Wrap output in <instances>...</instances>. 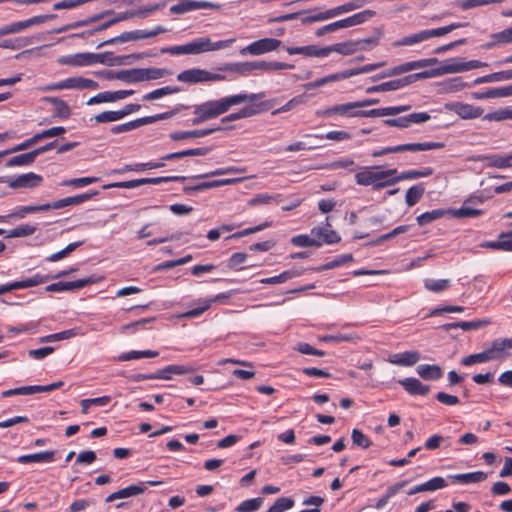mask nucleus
<instances>
[{
    "mask_svg": "<svg viewBox=\"0 0 512 512\" xmlns=\"http://www.w3.org/2000/svg\"><path fill=\"white\" fill-rule=\"evenodd\" d=\"M231 107L232 104L229 96L217 100L206 101L195 106L193 112L195 117L191 122L193 125L201 124L226 113Z\"/></svg>",
    "mask_w": 512,
    "mask_h": 512,
    "instance_id": "f257e3e1",
    "label": "nucleus"
},
{
    "mask_svg": "<svg viewBox=\"0 0 512 512\" xmlns=\"http://www.w3.org/2000/svg\"><path fill=\"white\" fill-rule=\"evenodd\" d=\"M468 23H451L447 26L434 28V29H428V30H422L418 33L405 36L397 41H395L392 45L393 47H400V46H412L417 43L423 42L427 39H430L432 37H440L443 35H446L450 33L451 31L465 27Z\"/></svg>",
    "mask_w": 512,
    "mask_h": 512,
    "instance_id": "f03ea898",
    "label": "nucleus"
},
{
    "mask_svg": "<svg viewBox=\"0 0 512 512\" xmlns=\"http://www.w3.org/2000/svg\"><path fill=\"white\" fill-rule=\"evenodd\" d=\"M376 12L374 10H363L361 12H358L356 14H353L352 16H349L347 18L335 21L333 23L327 24L325 26H322L318 28L315 31V35L317 37H322L327 33H332L334 31H337L339 29L349 28L353 26L360 25L371 18L375 16Z\"/></svg>",
    "mask_w": 512,
    "mask_h": 512,
    "instance_id": "7ed1b4c3",
    "label": "nucleus"
},
{
    "mask_svg": "<svg viewBox=\"0 0 512 512\" xmlns=\"http://www.w3.org/2000/svg\"><path fill=\"white\" fill-rule=\"evenodd\" d=\"M486 66H488L487 63L479 60H470L464 62L460 58H451L446 60L441 67L432 70L431 75L433 77L450 73H460Z\"/></svg>",
    "mask_w": 512,
    "mask_h": 512,
    "instance_id": "20e7f679",
    "label": "nucleus"
},
{
    "mask_svg": "<svg viewBox=\"0 0 512 512\" xmlns=\"http://www.w3.org/2000/svg\"><path fill=\"white\" fill-rule=\"evenodd\" d=\"M444 144L440 142H425V143H407L396 146L386 147L372 152L373 157H381L391 153H400L405 151L417 152L428 151L443 148Z\"/></svg>",
    "mask_w": 512,
    "mask_h": 512,
    "instance_id": "39448f33",
    "label": "nucleus"
},
{
    "mask_svg": "<svg viewBox=\"0 0 512 512\" xmlns=\"http://www.w3.org/2000/svg\"><path fill=\"white\" fill-rule=\"evenodd\" d=\"M177 110L163 112L160 114H156L153 116H146L142 118H138L136 120L129 121L127 123L115 125L111 128V132L113 134H121L124 132L132 131L134 129H137L143 125L151 124L154 122H157L159 120H165L171 118L173 115H175Z\"/></svg>",
    "mask_w": 512,
    "mask_h": 512,
    "instance_id": "423d86ee",
    "label": "nucleus"
},
{
    "mask_svg": "<svg viewBox=\"0 0 512 512\" xmlns=\"http://www.w3.org/2000/svg\"><path fill=\"white\" fill-rule=\"evenodd\" d=\"M234 39L220 40L212 42L209 37H200L189 42L190 54L196 55L209 51H216L224 48H228Z\"/></svg>",
    "mask_w": 512,
    "mask_h": 512,
    "instance_id": "0eeeda50",
    "label": "nucleus"
},
{
    "mask_svg": "<svg viewBox=\"0 0 512 512\" xmlns=\"http://www.w3.org/2000/svg\"><path fill=\"white\" fill-rule=\"evenodd\" d=\"M282 44L281 40L275 38H262L254 41L240 50L242 55L250 54L253 56L261 55L278 49Z\"/></svg>",
    "mask_w": 512,
    "mask_h": 512,
    "instance_id": "6e6552de",
    "label": "nucleus"
},
{
    "mask_svg": "<svg viewBox=\"0 0 512 512\" xmlns=\"http://www.w3.org/2000/svg\"><path fill=\"white\" fill-rule=\"evenodd\" d=\"M430 119L431 116L427 112H414L398 118L384 119L382 122L384 125L390 127L408 128L412 124H421L429 121Z\"/></svg>",
    "mask_w": 512,
    "mask_h": 512,
    "instance_id": "1a4fd4ad",
    "label": "nucleus"
},
{
    "mask_svg": "<svg viewBox=\"0 0 512 512\" xmlns=\"http://www.w3.org/2000/svg\"><path fill=\"white\" fill-rule=\"evenodd\" d=\"M439 61L437 58H429V59H420L415 61H410L403 63L401 65L395 66L394 68L385 71L381 74V78L391 77L395 75H399L402 73H406L415 69L425 68L429 66H433L437 64Z\"/></svg>",
    "mask_w": 512,
    "mask_h": 512,
    "instance_id": "9d476101",
    "label": "nucleus"
},
{
    "mask_svg": "<svg viewBox=\"0 0 512 512\" xmlns=\"http://www.w3.org/2000/svg\"><path fill=\"white\" fill-rule=\"evenodd\" d=\"M359 108L358 102H348L343 104L334 105L332 107L317 110L316 116L318 117H330L333 115H340L344 117H358Z\"/></svg>",
    "mask_w": 512,
    "mask_h": 512,
    "instance_id": "9b49d317",
    "label": "nucleus"
},
{
    "mask_svg": "<svg viewBox=\"0 0 512 512\" xmlns=\"http://www.w3.org/2000/svg\"><path fill=\"white\" fill-rule=\"evenodd\" d=\"M445 108L451 112H454L460 118L465 120L476 119L481 117L484 113V110L481 107L473 106L463 102L447 103Z\"/></svg>",
    "mask_w": 512,
    "mask_h": 512,
    "instance_id": "f8f14e48",
    "label": "nucleus"
},
{
    "mask_svg": "<svg viewBox=\"0 0 512 512\" xmlns=\"http://www.w3.org/2000/svg\"><path fill=\"white\" fill-rule=\"evenodd\" d=\"M429 77H432L431 72L429 71L418 72L399 79L383 82L380 84V89L381 92L395 91L413 83L416 80L426 79Z\"/></svg>",
    "mask_w": 512,
    "mask_h": 512,
    "instance_id": "ddd939ff",
    "label": "nucleus"
},
{
    "mask_svg": "<svg viewBox=\"0 0 512 512\" xmlns=\"http://www.w3.org/2000/svg\"><path fill=\"white\" fill-rule=\"evenodd\" d=\"M101 277H96L94 275L89 276L84 279H78L75 281H69V282H57L52 283L46 287V291L48 292H59V291H68V290H75V289H81L83 287H86L88 285L97 283L101 280Z\"/></svg>",
    "mask_w": 512,
    "mask_h": 512,
    "instance_id": "4468645a",
    "label": "nucleus"
},
{
    "mask_svg": "<svg viewBox=\"0 0 512 512\" xmlns=\"http://www.w3.org/2000/svg\"><path fill=\"white\" fill-rule=\"evenodd\" d=\"M50 280L49 276L35 274L33 277L28 278L26 280L15 281L7 284L0 285V295L8 293L12 290L16 289H25L34 287L43 283H46Z\"/></svg>",
    "mask_w": 512,
    "mask_h": 512,
    "instance_id": "2eb2a0df",
    "label": "nucleus"
},
{
    "mask_svg": "<svg viewBox=\"0 0 512 512\" xmlns=\"http://www.w3.org/2000/svg\"><path fill=\"white\" fill-rule=\"evenodd\" d=\"M142 54H131L126 56H113L111 52H103V53H91V65L95 63L106 64L109 66L123 65L126 64V60L133 58L139 59L142 58Z\"/></svg>",
    "mask_w": 512,
    "mask_h": 512,
    "instance_id": "dca6fc26",
    "label": "nucleus"
},
{
    "mask_svg": "<svg viewBox=\"0 0 512 512\" xmlns=\"http://www.w3.org/2000/svg\"><path fill=\"white\" fill-rule=\"evenodd\" d=\"M221 6L217 3L208 1H183L170 7L172 14H184L198 9H220Z\"/></svg>",
    "mask_w": 512,
    "mask_h": 512,
    "instance_id": "f3484780",
    "label": "nucleus"
},
{
    "mask_svg": "<svg viewBox=\"0 0 512 512\" xmlns=\"http://www.w3.org/2000/svg\"><path fill=\"white\" fill-rule=\"evenodd\" d=\"M43 177L33 172L25 173L13 177L9 181V187L12 189L29 188L33 189L41 185Z\"/></svg>",
    "mask_w": 512,
    "mask_h": 512,
    "instance_id": "a211bd4d",
    "label": "nucleus"
},
{
    "mask_svg": "<svg viewBox=\"0 0 512 512\" xmlns=\"http://www.w3.org/2000/svg\"><path fill=\"white\" fill-rule=\"evenodd\" d=\"M489 362L501 361L509 356L505 338H496L485 346Z\"/></svg>",
    "mask_w": 512,
    "mask_h": 512,
    "instance_id": "6ab92c4d",
    "label": "nucleus"
},
{
    "mask_svg": "<svg viewBox=\"0 0 512 512\" xmlns=\"http://www.w3.org/2000/svg\"><path fill=\"white\" fill-rule=\"evenodd\" d=\"M275 100H268L266 102H263L260 104V106H263V110H268L273 107ZM259 105L257 106H248L240 109L238 112L231 113L221 119L222 123L230 122V121H236L243 118H248L251 116L256 115L260 112V109H258Z\"/></svg>",
    "mask_w": 512,
    "mask_h": 512,
    "instance_id": "aec40b11",
    "label": "nucleus"
},
{
    "mask_svg": "<svg viewBox=\"0 0 512 512\" xmlns=\"http://www.w3.org/2000/svg\"><path fill=\"white\" fill-rule=\"evenodd\" d=\"M242 67L245 71L252 70H263V71H275V70H284V69H293V64H288L284 62L277 61H253L242 64Z\"/></svg>",
    "mask_w": 512,
    "mask_h": 512,
    "instance_id": "412c9836",
    "label": "nucleus"
},
{
    "mask_svg": "<svg viewBox=\"0 0 512 512\" xmlns=\"http://www.w3.org/2000/svg\"><path fill=\"white\" fill-rule=\"evenodd\" d=\"M134 94L133 90H119V91H105L98 93L91 97L88 101V105L99 104L103 102H115L120 99H124Z\"/></svg>",
    "mask_w": 512,
    "mask_h": 512,
    "instance_id": "4be33fe9",
    "label": "nucleus"
},
{
    "mask_svg": "<svg viewBox=\"0 0 512 512\" xmlns=\"http://www.w3.org/2000/svg\"><path fill=\"white\" fill-rule=\"evenodd\" d=\"M224 128L218 126L214 128L200 129V130H190V131H176L172 132L169 137L173 141H181L188 138H201L208 136L216 131L223 130Z\"/></svg>",
    "mask_w": 512,
    "mask_h": 512,
    "instance_id": "5701e85b",
    "label": "nucleus"
},
{
    "mask_svg": "<svg viewBox=\"0 0 512 512\" xmlns=\"http://www.w3.org/2000/svg\"><path fill=\"white\" fill-rule=\"evenodd\" d=\"M398 383L403 386L410 395L425 396L430 390L428 385L421 383L414 377L400 379L398 380Z\"/></svg>",
    "mask_w": 512,
    "mask_h": 512,
    "instance_id": "b1692460",
    "label": "nucleus"
},
{
    "mask_svg": "<svg viewBox=\"0 0 512 512\" xmlns=\"http://www.w3.org/2000/svg\"><path fill=\"white\" fill-rule=\"evenodd\" d=\"M56 451H42L34 454L21 455L17 458V462L20 464L30 463H51L55 460Z\"/></svg>",
    "mask_w": 512,
    "mask_h": 512,
    "instance_id": "393cba45",
    "label": "nucleus"
},
{
    "mask_svg": "<svg viewBox=\"0 0 512 512\" xmlns=\"http://www.w3.org/2000/svg\"><path fill=\"white\" fill-rule=\"evenodd\" d=\"M491 323L489 319H480V320H473V321H460V322H453V323H447L442 326V329L445 331H451L453 329L461 328L464 331L469 330H477L483 327L488 326Z\"/></svg>",
    "mask_w": 512,
    "mask_h": 512,
    "instance_id": "a878e982",
    "label": "nucleus"
},
{
    "mask_svg": "<svg viewBox=\"0 0 512 512\" xmlns=\"http://www.w3.org/2000/svg\"><path fill=\"white\" fill-rule=\"evenodd\" d=\"M207 70L193 68L184 70L177 75V80L184 83L196 84L206 82Z\"/></svg>",
    "mask_w": 512,
    "mask_h": 512,
    "instance_id": "bb28decb",
    "label": "nucleus"
},
{
    "mask_svg": "<svg viewBox=\"0 0 512 512\" xmlns=\"http://www.w3.org/2000/svg\"><path fill=\"white\" fill-rule=\"evenodd\" d=\"M433 169L431 167H425L421 170H409L402 172L399 175L394 176L392 179H390L388 182L385 183V185H394L402 180H411V179H417L422 177H428L433 174Z\"/></svg>",
    "mask_w": 512,
    "mask_h": 512,
    "instance_id": "cd10ccee",
    "label": "nucleus"
},
{
    "mask_svg": "<svg viewBox=\"0 0 512 512\" xmlns=\"http://www.w3.org/2000/svg\"><path fill=\"white\" fill-rule=\"evenodd\" d=\"M55 17H56L55 14L34 16L27 20L11 23V30H12L13 34L18 33V32H21V31L33 26V25H39V24H42L50 19H54Z\"/></svg>",
    "mask_w": 512,
    "mask_h": 512,
    "instance_id": "c85d7f7f",
    "label": "nucleus"
},
{
    "mask_svg": "<svg viewBox=\"0 0 512 512\" xmlns=\"http://www.w3.org/2000/svg\"><path fill=\"white\" fill-rule=\"evenodd\" d=\"M419 359L420 354L418 351H405L389 356L390 363L400 366H412L416 364Z\"/></svg>",
    "mask_w": 512,
    "mask_h": 512,
    "instance_id": "c756f323",
    "label": "nucleus"
},
{
    "mask_svg": "<svg viewBox=\"0 0 512 512\" xmlns=\"http://www.w3.org/2000/svg\"><path fill=\"white\" fill-rule=\"evenodd\" d=\"M360 49L361 47H359V42H356V40H348L328 46V55L331 52H336L343 56H349L359 52Z\"/></svg>",
    "mask_w": 512,
    "mask_h": 512,
    "instance_id": "7c9ffc66",
    "label": "nucleus"
},
{
    "mask_svg": "<svg viewBox=\"0 0 512 512\" xmlns=\"http://www.w3.org/2000/svg\"><path fill=\"white\" fill-rule=\"evenodd\" d=\"M487 167L492 168H509L512 167V153L510 154H494L488 155L483 158Z\"/></svg>",
    "mask_w": 512,
    "mask_h": 512,
    "instance_id": "2f4dec72",
    "label": "nucleus"
},
{
    "mask_svg": "<svg viewBox=\"0 0 512 512\" xmlns=\"http://www.w3.org/2000/svg\"><path fill=\"white\" fill-rule=\"evenodd\" d=\"M491 41L482 45L484 49H492L498 45L512 43V27L490 35Z\"/></svg>",
    "mask_w": 512,
    "mask_h": 512,
    "instance_id": "473e14b6",
    "label": "nucleus"
},
{
    "mask_svg": "<svg viewBox=\"0 0 512 512\" xmlns=\"http://www.w3.org/2000/svg\"><path fill=\"white\" fill-rule=\"evenodd\" d=\"M449 478L456 483L460 484H470V483H479L484 481L487 478V473L482 471H475L463 474H454L450 475Z\"/></svg>",
    "mask_w": 512,
    "mask_h": 512,
    "instance_id": "72a5a7b5",
    "label": "nucleus"
},
{
    "mask_svg": "<svg viewBox=\"0 0 512 512\" xmlns=\"http://www.w3.org/2000/svg\"><path fill=\"white\" fill-rule=\"evenodd\" d=\"M418 375L424 380H438L443 376V371L438 365L422 364L417 367Z\"/></svg>",
    "mask_w": 512,
    "mask_h": 512,
    "instance_id": "f704fd0d",
    "label": "nucleus"
},
{
    "mask_svg": "<svg viewBox=\"0 0 512 512\" xmlns=\"http://www.w3.org/2000/svg\"><path fill=\"white\" fill-rule=\"evenodd\" d=\"M49 210V204H42V205H28V206H20L17 208L13 213H11L8 216H0V222L6 221L9 217H17V218H24L26 214L28 213H36L41 211H48Z\"/></svg>",
    "mask_w": 512,
    "mask_h": 512,
    "instance_id": "c9c22d12",
    "label": "nucleus"
},
{
    "mask_svg": "<svg viewBox=\"0 0 512 512\" xmlns=\"http://www.w3.org/2000/svg\"><path fill=\"white\" fill-rule=\"evenodd\" d=\"M311 234L319 241H322V244H334L341 240L340 236L335 231L323 227L313 228L311 230Z\"/></svg>",
    "mask_w": 512,
    "mask_h": 512,
    "instance_id": "e433bc0d",
    "label": "nucleus"
},
{
    "mask_svg": "<svg viewBox=\"0 0 512 512\" xmlns=\"http://www.w3.org/2000/svg\"><path fill=\"white\" fill-rule=\"evenodd\" d=\"M66 89H97L98 83L92 79L83 77L66 78Z\"/></svg>",
    "mask_w": 512,
    "mask_h": 512,
    "instance_id": "4c0bfd02",
    "label": "nucleus"
},
{
    "mask_svg": "<svg viewBox=\"0 0 512 512\" xmlns=\"http://www.w3.org/2000/svg\"><path fill=\"white\" fill-rule=\"evenodd\" d=\"M408 484V480H403L401 482L395 483L389 486L385 492L375 503L376 509L383 508L389 501L390 498L395 496L403 487Z\"/></svg>",
    "mask_w": 512,
    "mask_h": 512,
    "instance_id": "58836bf2",
    "label": "nucleus"
},
{
    "mask_svg": "<svg viewBox=\"0 0 512 512\" xmlns=\"http://www.w3.org/2000/svg\"><path fill=\"white\" fill-rule=\"evenodd\" d=\"M44 100L54 106V112L57 117L62 119H67L70 117L71 109L64 100L58 97H45Z\"/></svg>",
    "mask_w": 512,
    "mask_h": 512,
    "instance_id": "ea45409f",
    "label": "nucleus"
},
{
    "mask_svg": "<svg viewBox=\"0 0 512 512\" xmlns=\"http://www.w3.org/2000/svg\"><path fill=\"white\" fill-rule=\"evenodd\" d=\"M208 152H209L208 148H204V147L193 148V149H188V150H183V151H179V152H173V153L166 154V155L162 156L161 160L169 161V160L180 159V158L188 157V156H204Z\"/></svg>",
    "mask_w": 512,
    "mask_h": 512,
    "instance_id": "a19ab883",
    "label": "nucleus"
},
{
    "mask_svg": "<svg viewBox=\"0 0 512 512\" xmlns=\"http://www.w3.org/2000/svg\"><path fill=\"white\" fill-rule=\"evenodd\" d=\"M376 167H364L361 171L355 174V181L358 185L361 186H369L373 185V189L375 190V173L373 171Z\"/></svg>",
    "mask_w": 512,
    "mask_h": 512,
    "instance_id": "79ce46f5",
    "label": "nucleus"
},
{
    "mask_svg": "<svg viewBox=\"0 0 512 512\" xmlns=\"http://www.w3.org/2000/svg\"><path fill=\"white\" fill-rule=\"evenodd\" d=\"M365 4V0H352L340 6L329 9L330 17L334 18L338 15L354 11L363 7Z\"/></svg>",
    "mask_w": 512,
    "mask_h": 512,
    "instance_id": "37998d69",
    "label": "nucleus"
},
{
    "mask_svg": "<svg viewBox=\"0 0 512 512\" xmlns=\"http://www.w3.org/2000/svg\"><path fill=\"white\" fill-rule=\"evenodd\" d=\"M59 62L61 64L71 66H87L91 65V53H78L71 56L62 57Z\"/></svg>",
    "mask_w": 512,
    "mask_h": 512,
    "instance_id": "c03bdc74",
    "label": "nucleus"
},
{
    "mask_svg": "<svg viewBox=\"0 0 512 512\" xmlns=\"http://www.w3.org/2000/svg\"><path fill=\"white\" fill-rule=\"evenodd\" d=\"M35 159H36V155H35V152L33 150V151H30V152H27V153H23V154H19V155L13 156L12 158H10L6 162V166L7 167L29 166L32 163H34Z\"/></svg>",
    "mask_w": 512,
    "mask_h": 512,
    "instance_id": "a18cd8bd",
    "label": "nucleus"
},
{
    "mask_svg": "<svg viewBox=\"0 0 512 512\" xmlns=\"http://www.w3.org/2000/svg\"><path fill=\"white\" fill-rule=\"evenodd\" d=\"M446 214H449V210H445V209H435V210H432V211H428V212H425V213H422L421 215H419L417 218H416V221L418 223L419 226H425L437 219H440L442 218L443 216H445Z\"/></svg>",
    "mask_w": 512,
    "mask_h": 512,
    "instance_id": "49530a36",
    "label": "nucleus"
},
{
    "mask_svg": "<svg viewBox=\"0 0 512 512\" xmlns=\"http://www.w3.org/2000/svg\"><path fill=\"white\" fill-rule=\"evenodd\" d=\"M352 261H353L352 254H342V255L336 256L332 261L327 262V263L315 268L314 270L317 272H322L325 270H330V269L340 267V266H342L346 263L352 262Z\"/></svg>",
    "mask_w": 512,
    "mask_h": 512,
    "instance_id": "de8ad7c7",
    "label": "nucleus"
},
{
    "mask_svg": "<svg viewBox=\"0 0 512 512\" xmlns=\"http://www.w3.org/2000/svg\"><path fill=\"white\" fill-rule=\"evenodd\" d=\"M78 335V329L72 328L68 330H64L58 333L50 334L47 336H43L39 339L40 343H49V342H55V341H61L73 338Z\"/></svg>",
    "mask_w": 512,
    "mask_h": 512,
    "instance_id": "09e8293b",
    "label": "nucleus"
},
{
    "mask_svg": "<svg viewBox=\"0 0 512 512\" xmlns=\"http://www.w3.org/2000/svg\"><path fill=\"white\" fill-rule=\"evenodd\" d=\"M425 192L423 184H417L410 187L405 195V202L408 206H414L419 202Z\"/></svg>",
    "mask_w": 512,
    "mask_h": 512,
    "instance_id": "8fccbe9b",
    "label": "nucleus"
},
{
    "mask_svg": "<svg viewBox=\"0 0 512 512\" xmlns=\"http://www.w3.org/2000/svg\"><path fill=\"white\" fill-rule=\"evenodd\" d=\"M158 355V351L153 350L130 351L120 354L117 359L119 361H130L140 358H154L157 357Z\"/></svg>",
    "mask_w": 512,
    "mask_h": 512,
    "instance_id": "3c124183",
    "label": "nucleus"
},
{
    "mask_svg": "<svg viewBox=\"0 0 512 512\" xmlns=\"http://www.w3.org/2000/svg\"><path fill=\"white\" fill-rule=\"evenodd\" d=\"M179 91H180V88L177 86H165V87L158 88L156 90H153V91L145 94L143 96V100L144 101H152V100L159 99L166 95L178 93Z\"/></svg>",
    "mask_w": 512,
    "mask_h": 512,
    "instance_id": "603ef678",
    "label": "nucleus"
},
{
    "mask_svg": "<svg viewBox=\"0 0 512 512\" xmlns=\"http://www.w3.org/2000/svg\"><path fill=\"white\" fill-rule=\"evenodd\" d=\"M397 174V169H388L383 171H376L375 173V190H379L389 185H385L390 179Z\"/></svg>",
    "mask_w": 512,
    "mask_h": 512,
    "instance_id": "864d4df0",
    "label": "nucleus"
},
{
    "mask_svg": "<svg viewBox=\"0 0 512 512\" xmlns=\"http://www.w3.org/2000/svg\"><path fill=\"white\" fill-rule=\"evenodd\" d=\"M291 243L297 247H320L322 241H319L315 236L297 235L291 239Z\"/></svg>",
    "mask_w": 512,
    "mask_h": 512,
    "instance_id": "5fc2aeb1",
    "label": "nucleus"
},
{
    "mask_svg": "<svg viewBox=\"0 0 512 512\" xmlns=\"http://www.w3.org/2000/svg\"><path fill=\"white\" fill-rule=\"evenodd\" d=\"M118 77L119 80L127 83L142 82V70L141 68L121 70Z\"/></svg>",
    "mask_w": 512,
    "mask_h": 512,
    "instance_id": "6e6d98bb",
    "label": "nucleus"
},
{
    "mask_svg": "<svg viewBox=\"0 0 512 512\" xmlns=\"http://www.w3.org/2000/svg\"><path fill=\"white\" fill-rule=\"evenodd\" d=\"M450 284H451V282L448 279H439V280L426 279L424 281L425 288L434 293H440V292L446 290L450 286Z\"/></svg>",
    "mask_w": 512,
    "mask_h": 512,
    "instance_id": "4d7b16f0",
    "label": "nucleus"
},
{
    "mask_svg": "<svg viewBox=\"0 0 512 512\" xmlns=\"http://www.w3.org/2000/svg\"><path fill=\"white\" fill-rule=\"evenodd\" d=\"M37 228L33 225L23 224L17 226L16 228L10 230L7 234V238H18V237H26L34 234Z\"/></svg>",
    "mask_w": 512,
    "mask_h": 512,
    "instance_id": "13d9d810",
    "label": "nucleus"
},
{
    "mask_svg": "<svg viewBox=\"0 0 512 512\" xmlns=\"http://www.w3.org/2000/svg\"><path fill=\"white\" fill-rule=\"evenodd\" d=\"M142 70V81L160 79L170 72L164 68H141Z\"/></svg>",
    "mask_w": 512,
    "mask_h": 512,
    "instance_id": "bf43d9fd",
    "label": "nucleus"
},
{
    "mask_svg": "<svg viewBox=\"0 0 512 512\" xmlns=\"http://www.w3.org/2000/svg\"><path fill=\"white\" fill-rule=\"evenodd\" d=\"M299 273L296 271H284L277 276L263 278L260 280L262 284H280L292 279L295 276H298Z\"/></svg>",
    "mask_w": 512,
    "mask_h": 512,
    "instance_id": "052dcab7",
    "label": "nucleus"
},
{
    "mask_svg": "<svg viewBox=\"0 0 512 512\" xmlns=\"http://www.w3.org/2000/svg\"><path fill=\"white\" fill-rule=\"evenodd\" d=\"M262 502H263V499L260 498V497L245 500V501L241 502L236 507V511L237 512H254V511H257L261 507Z\"/></svg>",
    "mask_w": 512,
    "mask_h": 512,
    "instance_id": "680f3d73",
    "label": "nucleus"
},
{
    "mask_svg": "<svg viewBox=\"0 0 512 512\" xmlns=\"http://www.w3.org/2000/svg\"><path fill=\"white\" fill-rule=\"evenodd\" d=\"M449 214L457 218H472L480 216L482 214V210L462 206L461 208L455 210L449 209Z\"/></svg>",
    "mask_w": 512,
    "mask_h": 512,
    "instance_id": "e2e57ef3",
    "label": "nucleus"
},
{
    "mask_svg": "<svg viewBox=\"0 0 512 512\" xmlns=\"http://www.w3.org/2000/svg\"><path fill=\"white\" fill-rule=\"evenodd\" d=\"M507 119L512 120V109L510 108L499 109L483 116V120L487 121H503Z\"/></svg>",
    "mask_w": 512,
    "mask_h": 512,
    "instance_id": "0e129e2a",
    "label": "nucleus"
},
{
    "mask_svg": "<svg viewBox=\"0 0 512 512\" xmlns=\"http://www.w3.org/2000/svg\"><path fill=\"white\" fill-rule=\"evenodd\" d=\"M294 506V500L288 497L278 498L267 512H285Z\"/></svg>",
    "mask_w": 512,
    "mask_h": 512,
    "instance_id": "69168bd1",
    "label": "nucleus"
},
{
    "mask_svg": "<svg viewBox=\"0 0 512 512\" xmlns=\"http://www.w3.org/2000/svg\"><path fill=\"white\" fill-rule=\"evenodd\" d=\"M97 123L115 122L122 119L120 110L117 111H104L94 116Z\"/></svg>",
    "mask_w": 512,
    "mask_h": 512,
    "instance_id": "338daca9",
    "label": "nucleus"
},
{
    "mask_svg": "<svg viewBox=\"0 0 512 512\" xmlns=\"http://www.w3.org/2000/svg\"><path fill=\"white\" fill-rule=\"evenodd\" d=\"M351 438L354 445L363 449H366L371 445L370 439L361 430L353 429Z\"/></svg>",
    "mask_w": 512,
    "mask_h": 512,
    "instance_id": "774afa93",
    "label": "nucleus"
}]
</instances>
